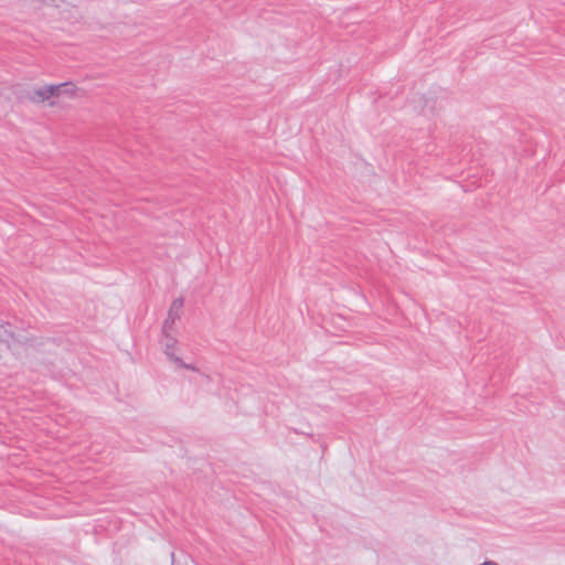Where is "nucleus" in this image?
Here are the masks:
<instances>
[{"label":"nucleus","instance_id":"nucleus-3","mask_svg":"<svg viewBox=\"0 0 565 565\" xmlns=\"http://www.w3.org/2000/svg\"><path fill=\"white\" fill-rule=\"evenodd\" d=\"M161 343H162V345H163V348H164V352H166V354H167V355L169 356V359L171 360V355H174V354L172 353V350L174 349V345H175V343H177V340H175L173 337H171V335L169 334V331L164 332V331L162 330V339H161Z\"/></svg>","mask_w":565,"mask_h":565},{"label":"nucleus","instance_id":"nucleus-7","mask_svg":"<svg viewBox=\"0 0 565 565\" xmlns=\"http://www.w3.org/2000/svg\"><path fill=\"white\" fill-rule=\"evenodd\" d=\"M479 565H499V564L494 561H484L483 563H481Z\"/></svg>","mask_w":565,"mask_h":565},{"label":"nucleus","instance_id":"nucleus-2","mask_svg":"<svg viewBox=\"0 0 565 565\" xmlns=\"http://www.w3.org/2000/svg\"><path fill=\"white\" fill-rule=\"evenodd\" d=\"M183 308V299L177 298L173 300L170 310L168 312V317L163 322L162 329L164 332L170 331L175 322L181 316Z\"/></svg>","mask_w":565,"mask_h":565},{"label":"nucleus","instance_id":"nucleus-5","mask_svg":"<svg viewBox=\"0 0 565 565\" xmlns=\"http://www.w3.org/2000/svg\"><path fill=\"white\" fill-rule=\"evenodd\" d=\"M13 338V332L0 324V345Z\"/></svg>","mask_w":565,"mask_h":565},{"label":"nucleus","instance_id":"nucleus-1","mask_svg":"<svg viewBox=\"0 0 565 565\" xmlns=\"http://www.w3.org/2000/svg\"><path fill=\"white\" fill-rule=\"evenodd\" d=\"M64 85H45L39 88L33 89L29 99L33 103H44L45 100L54 97V94H57Z\"/></svg>","mask_w":565,"mask_h":565},{"label":"nucleus","instance_id":"nucleus-6","mask_svg":"<svg viewBox=\"0 0 565 565\" xmlns=\"http://www.w3.org/2000/svg\"><path fill=\"white\" fill-rule=\"evenodd\" d=\"M171 361H173L181 367L193 370V371L195 370V367L193 365L184 363L180 358H178L175 355H171Z\"/></svg>","mask_w":565,"mask_h":565},{"label":"nucleus","instance_id":"nucleus-4","mask_svg":"<svg viewBox=\"0 0 565 565\" xmlns=\"http://www.w3.org/2000/svg\"><path fill=\"white\" fill-rule=\"evenodd\" d=\"M61 85H64V86L61 87V89L57 94H54V97H60L62 95L74 96L76 87L73 83L66 82V83H62Z\"/></svg>","mask_w":565,"mask_h":565}]
</instances>
